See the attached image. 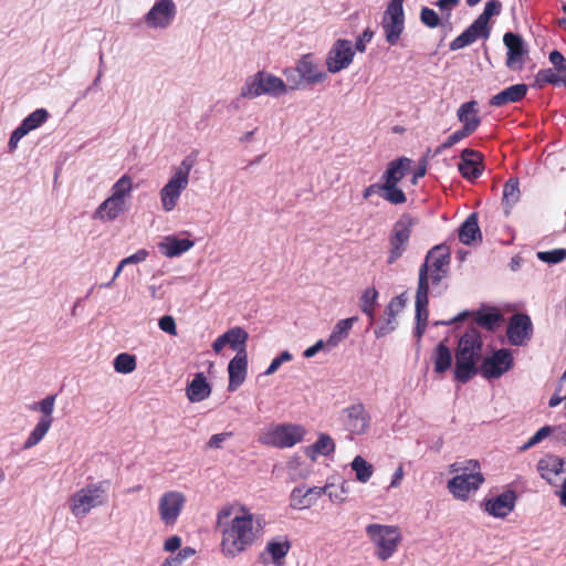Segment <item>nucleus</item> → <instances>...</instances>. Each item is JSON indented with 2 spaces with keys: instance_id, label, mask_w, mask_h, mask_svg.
Returning <instances> with one entry per match:
<instances>
[{
  "instance_id": "a19ab883",
  "label": "nucleus",
  "mask_w": 566,
  "mask_h": 566,
  "mask_svg": "<svg viewBox=\"0 0 566 566\" xmlns=\"http://www.w3.org/2000/svg\"><path fill=\"white\" fill-rule=\"evenodd\" d=\"M49 117V113L44 108H38L34 112H32L30 115H28L22 123L20 124V128L28 134L29 132L36 129L40 127L43 123L46 122Z\"/></svg>"
},
{
  "instance_id": "e2e57ef3",
  "label": "nucleus",
  "mask_w": 566,
  "mask_h": 566,
  "mask_svg": "<svg viewBox=\"0 0 566 566\" xmlns=\"http://www.w3.org/2000/svg\"><path fill=\"white\" fill-rule=\"evenodd\" d=\"M322 489H325V494L328 495L329 500L334 503H344L346 501V496L339 492V489L336 488L333 483H327L325 486H322Z\"/></svg>"
},
{
  "instance_id": "9b49d317",
  "label": "nucleus",
  "mask_w": 566,
  "mask_h": 566,
  "mask_svg": "<svg viewBox=\"0 0 566 566\" xmlns=\"http://www.w3.org/2000/svg\"><path fill=\"white\" fill-rule=\"evenodd\" d=\"M514 358L509 349L502 348L483 358L479 373L485 379L500 378L513 367Z\"/></svg>"
},
{
  "instance_id": "6e6d98bb",
  "label": "nucleus",
  "mask_w": 566,
  "mask_h": 566,
  "mask_svg": "<svg viewBox=\"0 0 566 566\" xmlns=\"http://www.w3.org/2000/svg\"><path fill=\"white\" fill-rule=\"evenodd\" d=\"M537 258L543 262L555 264L566 258V250L555 249L551 251H541L537 253Z\"/></svg>"
},
{
  "instance_id": "49530a36",
  "label": "nucleus",
  "mask_w": 566,
  "mask_h": 566,
  "mask_svg": "<svg viewBox=\"0 0 566 566\" xmlns=\"http://www.w3.org/2000/svg\"><path fill=\"white\" fill-rule=\"evenodd\" d=\"M136 366V357L128 353L118 354L114 359V369L119 374L133 373Z\"/></svg>"
},
{
  "instance_id": "09e8293b",
  "label": "nucleus",
  "mask_w": 566,
  "mask_h": 566,
  "mask_svg": "<svg viewBox=\"0 0 566 566\" xmlns=\"http://www.w3.org/2000/svg\"><path fill=\"white\" fill-rule=\"evenodd\" d=\"M520 199V188H518V180L515 178H510L503 189V202L507 207H512L515 205Z\"/></svg>"
},
{
  "instance_id": "5701e85b",
  "label": "nucleus",
  "mask_w": 566,
  "mask_h": 566,
  "mask_svg": "<svg viewBox=\"0 0 566 566\" xmlns=\"http://www.w3.org/2000/svg\"><path fill=\"white\" fill-rule=\"evenodd\" d=\"M248 371L247 354L235 355L228 365L229 385L228 390H237L245 380Z\"/></svg>"
},
{
  "instance_id": "f8f14e48",
  "label": "nucleus",
  "mask_w": 566,
  "mask_h": 566,
  "mask_svg": "<svg viewBox=\"0 0 566 566\" xmlns=\"http://www.w3.org/2000/svg\"><path fill=\"white\" fill-rule=\"evenodd\" d=\"M355 52L352 42L348 40H337L329 50L326 57V66L328 72L337 73L347 69L353 62Z\"/></svg>"
},
{
  "instance_id": "c9c22d12",
  "label": "nucleus",
  "mask_w": 566,
  "mask_h": 566,
  "mask_svg": "<svg viewBox=\"0 0 566 566\" xmlns=\"http://www.w3.org/2000/svg\"><path fill=\"white\" fill-rule=\"evenodd\" d=\"M502 321L503 315L495 307H491L488 311L480 310L474 313V322L476 325L488 331H494L496 327H499Z\"/></svg>"
},
{
  "instance_id": "393cba45",
  "label": "nucleus",
  "mask_w": 566,
  "mask_h": 566,
  "mask_svg": "<svg viewBox=\"0 0 566 566\" xmlns=\"http://www.w3.org/2000/svg\"><path fill=\"white\" fill-rule=\"evenodd\" d=\"M457 117L462 124V128L473 134L481 125L478 102L472 99L461 104L457 111Z\"/></svg>"
},
{
  "instance_id": "f03ea898",
  "label": "nucleus",
  "mask_w": 566,
  "mask_h": 566,
  "mask_svg": "<svg viewBox=\"0 0 566 566\" xmlns=\"http://www.w3.org/2000/svg\"><path fill=\"white\" fill-rule=\"evenodd\" d=\"M483 342L480 332L469 328L458 342L455 349L454 379L461 384L471 380L478 373V364L482 358Z\"/></svg>"
},
{
  "instance_id": "a18cd8bd",
  "label": "nucleus",
  "mask_w": 566,
  "mask_h": 566,
  "mask_svg": "<svg viewBox=\"0 0 566 566\" xmlns=\"http://www.w3.org/2000/svg\"><path fill=\"white\" fill-rule=\"evenodd\" d=\"M382 198L392 205H402L407 201V197L398 185L381 184Z\"/></svg>"
},
{
  "instance_id": "4be33fe9",
  "label": "nucleus",
  "mask_w": 566,
  "mask_h": 566,
  "mask_svg": "<svg viewBox=\"0 0 566 566\" xmlns=\"http://www.w3.org/2000/svg\"><path fill=\"white\" fill-rule=\"evenodd\" d=\"M325 491L319 486L308 488L307 490L296 486L291 492L290 506L294 510L310 509L318 497L325 494Z\"/></svg>"
},
{
  "instance_id": "69168bd1",
  "label": "nucleus",
  "mask_w": 566,
  "mask_h": 566,
  "mask_svg": "<svg viewBox=\"0 0 566 566\" xmlns=\"http://www.w3.org/2000/svg\"><path fill=\"white\" fill-rule=\"evenodd\" d=\"M374 36V32L367 28L363 31V33L358 36L355 48L358 52L366 51V44L371 41Z\"/></svg>"
},
{
  "instance_id": "bf43d9fd",
  "label": "nucleus",
  "mask_w": 566,
  "mask_h": 566,
  "mask_svg": "<svg viewBox=\"0 0 566 566\" xmlns=\"http://www.w3.org/2000/svg\"><path fill=\"white\" fill-rule=\"evenodd\" d=\"M549 62L554 65L556 72L566 74V59L559 51L554 50L549 53Z\"/></svg>"
},
{
  "instance_id": "a211bd4d",
  "label": "nucleus",
  "mask_w": 566,
  "mask_h": 566,
  "mask_svg": "<svg viewBox=\"0 0 566 566\" xmlns=\"http://www.w3.org/2000/svg\"><path fill=\"white\" fill-rule=\"evenodd\" d=\"M176 15V6L172 0H160L146 15V22L151 28L168 27Z\"/></svg>"
},
{
  "instance_id": "2f4dec72",
  "label": "nucleus",
  "mask_w": 566,
  "mask_h": 566,
  "mask_svg": "<svg viewBox=\"0 0 566 566\" xmlns=\"http://www.w3.org/2000/svg\"><path fill=\"white\" fill-rule=\"evenodd\" d=\"M211 394V387L208 384L203 373L195 375L187 387V397L191 402H199L208 398Z\"/></svg>"
},
{
  "instance_id": "b1692460",
  "label": "nucleus",
  "mask_w": 566,
  "mask_h": 566,
  "mask_svg": "<svg viewBox=\"0 0 566 566\" xmlns=\"http://www.w3.org/2000/svg\"><path fill=\"white\" fill-rule=\"evenodd\" d=\"M428 295L429 291L424 289V285H420L417 287L416 292V319L417 326L415 328V335L418 338H421L427 328V321L429 316L428 311Z\"/></svg>"
},
{
  "instance_id": "680f3d73",
  "label": "nucleus",
  "mask_w": 566,
  "mask_h": 566,
  "mask_svg": "<svg viewBox=\"0 0 566 566\" xmlns=\"http://www.w3.org/2000/svg\"><path fill=\"white\" fill-rule=\"evenodd\" d=\"M158 325L163 332L168 333L169 335H172V336L177 335V326H176V322L172 316H170V315L163 316L159 319Z\"/></svg>"
},
{
  "instance_id": "bb28decb",
  "label": "nucleus",
  "mask_w": 566,
  "mask_h": 566,
  "mask_svg": "<svg viewBox=\"0 0 566 566\" xmlns=\"http://www.w3.org/2000/svg\"><path fill=\"white\" fill-rule=\"evenodd\" d=\"M528 87L526 84L511 85L497 94L493 95L490 99V105L501 107L511 103L521 102L527 94Z\"/></svg>"
},
{
  "instance_id": "473e14b6",
  "label": "nucleus",
  "mask_w": 566,
  "mask_h": 566,
  "mask_svg": "<svg viewBox=\"0 0 566 566\" xmlns=\"http://www.w3.org/2000/svg\"><path fill=\"white\" fill-rule=\"evenodd\" d=\"M405 305L406 300L403 295H398L390 300L386 308V315L388 316L387 322L379 328V332H377V336L386 335L395 329L396 316L398 315L399 312L402 311Z\"/></svg>"
},
{
  "instance_id": "603ef678",
  "label": "nucleus",
  "mask_w": 566,
  "mask_h": 566,
  "mask_svg": "<svg viewBox=\"0 0 566 566\" xmlns=\"http://www.w3.org/2000/svg\"><path fill=\"white\" fill-rule=\"evenodd\" d=\"M196 554V549L187 546L181 548L177 555L170 556L166 558L160 566H179L181 565L186 559H189Z\"/></svg>"
},
{
  "instance_id": "cd10ccee",
  "label": "nucleus",
  "mask_w": 566,
  "mask_h": 566,
  "mask_svg": "<svg viewBox=\"0 0 566 566\" xmlns=\"http://www.w3.org/2000/svg\"><path fill=\"white\" fill-rule=\"evenodd\" d=\"M411 159L407 157H400L398 159L388 163L381 179L382 184L398 185L411 168Z\"/></svg>"
},
{
  "instance_id": "ea45409f",
  "label": "nucleus",
  "mask_w": 566,
  "mask_h": 566,
  "mask_svg": "<svg viewBox=\"0 0 566 566\" xmlns=\"http://www.w3.org/2000/svg\"><path fill=\"white\" fill-rule=\"evenodd\" d=\"M53 419H40L38 424L34 427V429L29 434L28 439L25 440L23 448L30 449L34 446H36L48 433L52 426Z\"/></svg>"
},
{
  "instance_id": "7ed1b4c3",
  "label": "nucleus",
  "mask_w": 566,
  "mask_h": 566,
  "mask_svg": "<svg viewBox=\"0 0 566 566\" xmlns=\"http://www.w3.org/2000/svg\"><path fill=\"white\" fill-rule=\"evenodd\" d=\"M449 473L455 475L448 481V491L454 499L467 501L485 482L481 464L475 459L457 461L449 465Z\"/></svg>"
},
{
  "instance_id": "864d4df0",
  "label": "nucleus",
  "mask_w": 566,
  "mask_h": 566,
  "mask_svg": "<svg viewBox=\"0 0 566 566\" xmlns=\"http://www.w3.org/2000/svg\"><path fill=\"white\" fill-rule=\"evenodd\" d=\"M312 448L316 453L329 455L335 451V443L328 434H321Z\"/></svg>"
},
{
  "instance_id": "13d9d810",
  "label": "nucleus",
  "mask_w": 566,
  "mask_h": 566,
  "mask_svg": "<svg viewBox=\"0 0 566 566\" xmlns=\"http://www.w3.org/2000/svg\"><path fill=\"white\" fill-rule=\"evenodd\" d=\"M421 22L430 29H434L440 24V18L433 9L423 7L420 11Z\"/></svg>"
},
{
  "instance_id": "f3484780",
  "label": "nucleus",
  "mask_w": 566,
  "mask_h": 566,
  "mask_svg": "<svg viewBox=\"0 0 566 566\" xmlns=\"http://www.w3.org/2000/svg\"><path fill=\"white\" fill-rule=\"evenodd\" d=\"M532 322L526 314H514L507 326V338L514 346L523 345L532 336Z\"/></svg>"
},
{
  "instance_id": "aec40b11",
  "label": "nucleus",
  "mask_w": 566,
  "mask_h": 566,
  "mask_svg": "<svg viewBox=\"0 0 566 566\" xmlns=\"http://www.w3.org/2000/svg\"><path fill=\"white\" fill-rule=\"evenodd\" d=\"M187 186L188 181L185 175H172V177L160 190V200L163 203V209L165 211L168 212L175 209L182 190H185Z\"/></svg>"
},
{
  "instance_id": "72a5a7b5",
  "label": "nucleus",
  "mask_w": 566,
  "mask_h": 566,
  "mask_svg": "<svg viewBox=\"0 0 566 566\" xmlns=\"http://www.w3.org/2000/svg\"><path fill=\"white\" fill-rule=\"evenodd\" d=\"M358 321V317L353 316L348 318L340 319L336 323L334 326L329 337L326 340L327 348H334L336 347L343 339H345L354 324Z\"/></svg>"
},
{
  "instance_id": "4468645a",
  "label": "nucleus",
  "mask_w": 566,
  "mask_h": 566,
  "mask_svg": "<svg viewBox=\"0 0 566 566\" xmlns=\"http://www.w3.org/2000/svg\"><path fill=\"white\" fill-rule=\"evenodd\" d=\"M516 501V492L512 489H507L501 494L485 500L484 510L493 517L505 518L511 512H513Z\"/></svg>"
},
{
  "instance_id": "0eeeda50",
  "label": "nucleus",
  "mask_w": 566,
  "mask_h": 566,
  "mask_svg": "<svg viewBox=\"0 0 566 566\" xmlns=\"http://www.w3.org/2000/svg\"><path fill=\"white\" fill-rule=\"evenodd\" d=\"M306 430L301 424L280 423L269 427L259 436V442L275 448H291L301 442Z\"/></svg>"
},
{
  "instance_id": "f704fd0d",
  "label": "nucleus",
  "mask_w": 566,
  "mask_h": 566,
  "mask_svg": "<svg viewBox=\"0 0 566 566\" xmlns=\"http://www.w3.org/2000/svg\"><path fill=\"white\" fill-rule=\"evenodd\" d=\"M476 238L481 239L478 216L471 213L459 229V240L463 244H471Z\"/></svg>"
},
{
  "instance_id": "0e129e2a",
  "label": "nucleus",
  "mask_w": 566,
  "mask_h": 566,
  "mask_svg": "<svg viewBox=\"0 0 566 566\" xmlns=\"http://www.w3.org/2000/svg\"><path fill=\"white\" fill-rule=\"evenodd\" d=\"M148 251L145 249H140L136 251L134 254L125 258L122 260V265H128V264H137L140 262H144L148 256Z\"/></svg>"
},
{
  "instance_id": "2eb2a0df",
  "label": "nucleus",
  "mask_w": 566,
  "mask_h": 566,
  "mask_svg": "<svg viewBox=\"0 0 566 566\" xmlns=\"http://www.w3.org/2000/svg\"><path fill=\"white\" fill-rule=\"evenodd\" d=\"M249 334L242 327L235 326L220 335L213 343L212 349L219 354L227 345H229L237 355L247 354V342Z\"/></svg>"
},
{
  "instance_id": "423d86ee",
  "label": "nucleus",
  "mask_w": 566,
  "mask_h": 566,
  "mask_svg": "<svg viewBox=\"0 0 566 566\" xmlns=\"http://www.w3.org/2000/svg\"><path fill=\"white\" fill-rule=\"evenodd\" d=\"M366 534L376 548V556L380 560L389 559L398 549L402 535L397 525L373 523L366 526Z\"/></svg>"
},
{
  "instance_id": "412c9836",
  "label": "nucleus",
  "mask_w": 566,
  "mask_h": 566,
  "mask_svg": "<svg viewBox=\"0 0 566 566\" xmlns=\"http://www.w3.org/2000/svg\"><path fill=\"white\" fill-rule=\"evenodd\" d=\"M292 547L291 542L286 536H276L268 541L264 551L261 553L260 557L266 563L264 558L265 555L271 557V563L275 566H283L285 563V557L289 554Z\"/></svg>"
},
{
  "instance_id": "20e7f679",
  "label": "nucleus",
  "mask_w": 566,
  "mask_h": 566,
  "mask_svg": "<svg viewBox=\"0 0 566 566\" xmlns=\"http://www.w3.org/2000/svg\"><path fill=\"white\" fill-rule=\"evenodd\" d=\"M109 481L91 483L76 491L70 499V510L75 517L86 516L91 510L108 502Z\"/></svg>"
},
{
  "instance_id": "39448f33",
  "label": "nucleus",
  "mask_w": 566,
  "mask_h": 566,
  "mask_svg": "<svg viewBox=\"0 0 566 566\" xmlns=\"http://www.w3.org/2000/svg\"><path fill=\"white\" fill-rule=\"evenodd\" d=\"M450 265V252L446 245H436L426 255L419 269L418 286L424 285L429 291L430 284L438 285L447 276Z\"/></svg>"
},
{
  "instance_id": "7c9ffc66",
  "label": "nucleus",
  "mask_w": 566,
  "mask_h": 566,
  "mask_svg": "<svg viewBox=\"0 0 566 566\" xmlns=\"http://www.w3.org/2000/svg\"><path fill=\"white\" fill-rule=\"evenodd\" d=\"M193 247V241L189 239H178L174 235H168L163 242L159 243V250L167 258L178 256Z\"/></svg>"
},
{
  "instance_id": "4d7b16f0",
  "label": "nucleus",
  "mask_w": 566,
  "mask_h": 566,
  "mask_svg": "<svg viewBox=\"0 0 566 566\" xmlns=\"http://www.w3.org/2000/svg\"><path fill=\"white\" fill-rule=\"evenodd\" d=\"M489 21L479 15L473 23L468 28L476 38H489L490 29L488 27Z\"/></svg>"
},
{
  "instance_id": "c03bdc74",
  "label": "nucleus",
  "mask_w": 566,
  "mask_h": 566,
  "mask_svg": "<svg viewBox=\"0 0 566 566\" xmlns=\"http://www.w3.org/2000/svg\"><path fill=\"white\" fill-rule=\"evenodd\" d=\"M559 429H562V426H544L539 428L523 446L520 447V451L523 452L535 447Z\"/></svg>"
},
{
  "instance_id": "c85d7f7f",
  "label": "nucleus",
  "mask_w": 566,
  "mask_h": 566,
  "mask_svg": "<svg viewBox=\"0 0 566 566\" xmlns=\"http://www.w3.org/2000/svg\"><path fill=\"white\" fill-rule=\"evenodd\" d=\"M564 468V460L558 455L546 453L537 462V471L541 476L548 483H552L554 478L562 473Z\"/></svg>"
},
{
  "instance_id": "8fccbe9b",
  "label": "nucleus",
  "mask_w": 566,
  "mask_h": 566,
  "mask_svg": "<svg viewBox=\"0 0 566 566\" xmlns=\"http://www.w3.org/2000/svg\"><path fill=\"white\" fill-rule=\"evenodd\" d=\"M54 405H55V396L54 395H50V396H46L41 401L34 402L30 407V409L31 410H40L42 412V415H43L41 419H53L52 418V412H53V409H54Z\"/></svg>"
},
{
  "instance_id": "a878e982",
  "label": "nucleus",
  "mask_w": 566,
  "mask_h": 566,
  "mask_svg": "<svg viewBox=\"0 0 566 566\" xmlns=\"http://www.w3.org/2000/svg\"><path fill=\"white\" fill-rule=\"evenodd\" d=\"M302 80L308 84L322 83L327 78L325 72L321 71L311 54L304 55L296 65Z\"/></svg>"
},
{
  "instance_id": "3c124183",
  "label": "nucleus",
  "mask_w": 566,
  "mask_h": 566,
  "mask_svg": "<svg viewBox=\"0 0 566 566\" xmlns=\"http://www.w3.org/2000/svg\"><path fill=\"white\" fill-rule=\"evenodd\" d=\"M470 135H472L471 132L467 130L465 128H460L458 130H455L453 134H451L437 149H436V154H440L442 153L443 150L446 149H449L451 148L452 146H454L455 144H458L459 142H461L462 139L469 137Z\"/></svg>"
},
{
  "instance_id": "37998d69",
  "label": "nucleus",
  "mask_w": 566,
  "mask_h": 566,
  "mask_svg": "<svg viewBox=\"0 0 566 566\" xmlns=\"http://www.w3.org/2000/svg\"><path fill=\"white\" fill-rule=\"evenodd\" d=\"M352 469L356 473V479L361 483L368 482L374 473L373 465L360 455L354 458Z\"/></svg>"
},
{
  "instance_id": "338daca9",
  "label": "nucleus",
  "mask_w": 566,
  "mask_h": 566,
  "mask_svg": "<svg viewBox=\"0 0 566 566\" xmlns=\"http://www.w3.org/2000/svg\"><path fill=\"white\" fill-rule=\"evenodd\" d=\"M232 436V432H222L211 436V438L208 441V447L211 449H220L222 447L223 441L227 438H230Z\"/></svg>"
},
{
  "instance_id": "052dcab7",
  "label": "nucleus",
  "mask_w": 566,
  "mask_h": 566,
  "mask_svg": "<svg viewBox=\"0 0 566 566\" xmlns=\"http://www.w3.org/2000/svg\"><path fill=\"white\" fill-rule=\"evenodd\" d=\"M501 7L502 4L499 0H488L480 15L489 21L492 17L500 14Z\"/></svg>"
},
{
  "instance_id": "c756f323",
  "label": "nucleus",
  "mask_w": 566,
  "mask_h": 566,
  "mask_svg": "<svg viewBox=\"0 0 566 566\" xmlns=\"http://www.w3.org/2000/svg\"><path fill=\"white\" fill-rule=\"evenodd\" d=\"M125 201L112 197L105 199L95 210L93 218L102 221H112L125 211Z\"/></svg>"
},
{
  "instance_id": "dca6fc26",
  "label": "nucleus",
  "mask_w": 566,
  "mask_h": 566,
  "mask_svg": "<svg viewBox=\"0 0 566 566\" xmlns=\"http://www.w3.org/2000/svg\"><path fill=\"white\" fill-rule=\"evenodd\" d=\"M503 42L507 49L506 66L514 71L522 70L524 56L527 54L523 39L518 34L507 32L503 36Z\"/></svg>"
},
{
  "instance_id": "6e6552de",
  "label": "nucleus",
  "mask_w": 566,
  "mask_h": 566,
  "mask_svg": "<svg viewBox=\"0 0 566 566\" xmlns=\"http://www.w3.org/2000/svg\"><path fill=\"white\" fill-rule=\"evenodd\" d=\"M417 220L409 213H402L394 223L389 233L388 264H394L408 248L412 228Z\"/></svg>"
},
{
  "instance_id": "1a4fd4ad",
  "label": "nucleus",
  "mask_w": 566,
  "mask_h": 566,
  "mask_svg": "<svg viewBox=\"0 0 566 566\" xmlns=\"http://www.w3.org/2000/svg\"><path fill=\"white\" fill-rule=\"evenodd\" d=\"M402 3V0H390L382 17L381 25L385 31L386 41L390 45L398 43L405 29Z\"/></svg>"
},
{
  "instance_id": "f257e3e1",
  "label": "nucleus",
  "mask_w": 566,
  "mask_h": 566,
  "mask_svg": "<svg viewBox=\"0 0 566 566\" xmlns=\"http://www.w3.org/2000/svg\"><path fill=\"white\" fill-rule=\"evenodd\" d=\"M262 533V520L256 518L248 507L240 506L238 514L221 528V553L227 558H234L253 546Z\"/></svg>"
},
{
  "instance_id": "774afa93",
  "label": "nucleus",
  "mask_w": 566,
  "mask_h": 566,
  "mask_svg": "<svg viewBox=\"0 0 566 566\" xmlns=\"http://www.w3.org/2000/svg\"><path fill=\"white\" fill-rule=\"evenodd\" d=\"M181 538L178 535H172L168 537L164 543V551L174 553L177 549H181Z\"/></svg>"
},
{
  "instance_id": "ddd939ff",
  "label": "nucleus",
  "mask_w": 566,
  "mask_h": 566,
  "mask_svg": "<svg viewBox=\"0 0 566 566\" xmlns=\"http://www.w3.org/2000/svg\"><path fill=\"white\" fill-rule=\"evenodd\" d=\"M344 427L352 434H364L369 428L370 416L363 403H355L344 409Z\"/></svg>"
},
{
  "instance_id": "79ce46f5",
  "label": "nucleus",
  "mask_w": 566,
  "mask_h": 566,
  "mask_svg": "<svg viewBox=\"0 0 566 566\" xmlns=\"http://www.w3.org/2000/svg\"><path fill=\"white\" fill-rule=\"evenodd\" d=\"M133 190V179L128 175H123L112 187L109 197L126 202Z\"/></svg>"
},
{
  "instance_id": "4c0bfd02",
  "label": "nucleus",
  "mask_w": 566,
  "mask_h": 566,
  "mask_svg": "<svg viewBox=\"0 0 566 566\" xmlns=\"http://www.w3.org/2000/svg\"><path fill=\"white\" fill-rule=\"evenodd\" d=\"M262 83L265 95L280 96L287 91V86L281 77L262 71Z\"/></svg>"
},
{
  "instance_id": "9d476101",
  "label": "nucleus",
  "mask_w": 566,
  "mask_h": 566,
  "mask_svg": "<svg viewBox=\"0 0 566 566\" xmlns=\"http://www.w3.org/2000/svg\"><path fill=\"white\" fill-rule=\"evenodd\" d=\"M186 504V496L179 491L165 492L158 501V513L166 526H172L178 521Z\"/></svg>"
},
{
  "instance_id": "5fc2aeb1",
  "label": "nucleus",
  "mask_w": 566,
  "mask_h": 566,
  "mask_svg": "<svg viewBox=\"0 0 566 566\" xmlns=\"http://www.w3.org/2000/svg\"><path fill=\"white\" fill-rule=\"evenodd\" d=\"M478 38L469 30L465 29L450 43V50L457 51L472 44Z\"/></svg>"
},
{
  "instance_id": "6ab92c4d",
  "label": "nucleus",
  "mask_w": 566,
  "mask_h": 566,
  "mask_svg": "<svg viewBox=\"0 0 566 566\" xmlns=\"http://www.w3.org/2000/svg\"><path fill=\"white\" fill-rule=\"evenodd\" d=\"M483 156L480 151L465 148L461 153V159L458 168L463 178L474 180L479 178L483 170Z\"/></svg>"
},
{
  "instance_id": "58836bf2",
  "label": "nucleus",
  "mask_w": 566,
  "mask_h": 566,
  "mask_svg": "<svg viewBox=\"0 0 566 566\" xmlns=\"http://www.w3.org/2000/svg\"><path fill=\"white\" fill-rule=\"evenodd\" d=\"M265 94L262 83V71L249 77L241 88V96L245 98H255Z\"/></svg>"
},
{
  "instance_id": "e433bc0d",
  "label": "nucleus",
  "mask_w": 566,
  "mask_h": 566,
  "mask_svg": "<svg viewBox=\"0 0 566 566\" xmlns=\"http://www.w3.org/2000/svg\"><path fill=\"white\" fill-rule=\"evenodd\" d=\"M432 360L434 365V371L437 374H443L451 368L452 353L443 342L436 346L432 354Z\"/></svg>"
},
{
  "instance_id": "de8ad7c7",
  "label": "nucleus",
  "mask_w": 566,
  "mask_h": 566,
  "mask_svg": "<svg viewBox=\"0 0 566 566\" xmlns=\"http://www.w3.org/2000/svg\"><path fill=\"white\" fill-rule=\"evenodd\" d=\"M377 297L378 292L375 287L366 289L360 297V310L370 318H374V308Z\"/></svg>"
}]
</instances>
